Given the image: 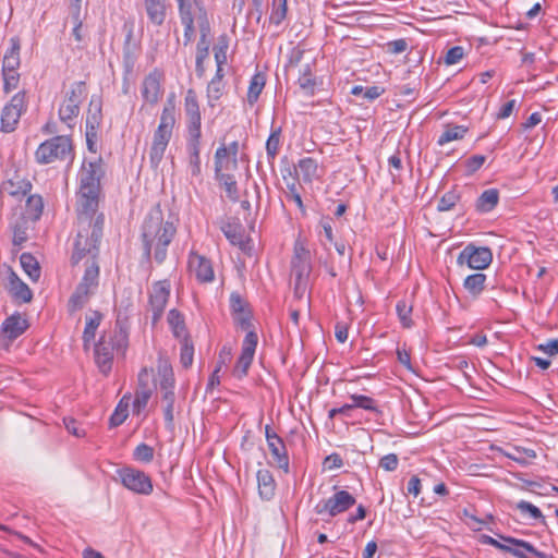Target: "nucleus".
<instances>
[{
    "instance_id": "59",
    "label": "nucleus",
    "mask_w": 558,
    "mask_h": 558,
    "mask_svg": "<svg viewBox=\"0 0 558 558\" xmlns=\"http://www.w3.org/2000/svg\"><path fill=\"white\" fill-rule=\"evenodd\" d=\"M133 456L135 460L148 463L154 458V449L146 444H140L135 448Z\"/></svg>"
},
{
    "instance_id": "61",
    "label": "nucleus",
    "mask_w": 558,
    "mask_h": 558,
    "mask_svg": "<svg viewBox=\"0 0 558 558\" xmlns=\"http://www.w3.org/2000/svg\"><path fill=\"white\" fill-rule=\"evenodd\" d=\"M28 220H24L22 223H16L13 228V244L21 246L28 238L27 227L25 226Z\"/></svg>"
},
{
    "instance_id": "62",
    "label": "nucleus",
    "mask_w": 558,
    "mask_h": 558,
    "mask_svg": "<svg viewBox=\"0 0 558 558\" xmlns=\"http://www.w3.org/2000/svg\"><path fill=\"white\" fill-rule=\"evenodd\" d=\"M517 509L521 513H529L531 518L535 520L544 519L542 511L529 501L521 500L517 504Z\"/></svg>"
},
{
    "instance_id": "38",
    "label": "nucleus",
    "mask_w": 558,
    "mask_h": 558,
    "mask_svg": "<svg viewBox=\"0 0 558 558\" xmlns=\"http://www.w3.org/2000/svg\"><path fill=\"white\" fill-rule=\"evenodd\" d=\"M221 230L232 245L244 247V233L240 223L227 222L221 227Z\"/></svg>"
},
{
    "instance_id": "41",
    "label": "nucleus",
    "mask_w": 558,
    "mask_h": 558,
    "mask_svg": "<svg viewBox=\"0 0 558 558\" xmlns=\"http://www.w3.org/2000/svg\"><path fill=\"white\" fill-rule=\"evenodd\" d=\"M468 132V128L463 125H447L442 134L438 137L437 144L444 146L445 144L462 140Z\"/></svg>"
},
{
    "instance_id": "6",
    "label": "nucleus",
    "mask_w": 558,
    "mask_h": 558,
    "mask_svg": "<svg viewBox=\"0 0 558 558\" xmlns=\"http://www.w3.org/2000/svg\"><path fill=\"white\" fill-rule=\"evenodd\" d=\"M311 270L310 252L302 243L296 242L291 262V277L294 280V293L298 298H302L307 289Z\"/></svg>"
},
{
    "instance_id": "43",
    "label": "nucleus",
    "mask_w": 558,
    "mask_h": 558,
    "mask_svg": "<svg viewBox=\"0 0 558 558\" xmlns=\"http://www.w3.org/2000/svg\"><path fill=\"white\" fill-rule=\"evenodd\" d=\"M130 397L124 396L118 403L114 412L110 416V426L117 427L121 425L129 416Z\"/></svg>"
},
{
    "instance_id": "13",
    "label": "nucleus",
    "mask_w": 558,
    "mask_h": 558,
    "mask_svg": "<svg viewBox=\"0 0 558 558\" xmlns=\"http://www.w3.org/2000/svg\"><path fill=\"white\" fill-rule=\"evenodd\" d=\"M493 262V253L489 247L466 245L458 256V264H466L470 268L482 270Z\"/></svg>"
},
{
    "instance_id": "34",
    "label": "nucleus",
    "mask_w": 558,
    "mask_h": 558,
    "mask_svg": "<svg viewBox=\"0 0 558 558\" xmlns=\"http://www.w3.org/2000/svg\"><path fill=\"white\" fill-rule=\"evenodd\" d=\"M43 209H44L43 197L37 194L31 195V196H28V198L26 201L25 213H24L23 219L32 221V222H36L40 218V216L43 214Z\"/></svg>"
},
{
    "instance_id": "24",
    "label": "nucleus",
    "mask_w": 558,
    "mask_h": 558,
    "mask_svg": "<svg viewBox=\"0 0 558 558\" xmlns=\"http://www.w3.org/2000/svg\"><path fill=\"white\" fill-rule=\"evenodd\" d=\"M270 452V464L282 470L286 474L290 471V460L287 447L282 438L267 444Z\"/></svg>"
},
{
    "instance_id": "33",
    "label": "nucleus",
    "mask_w": 558,
    "mask_h": 558,
    "mask_svg": "<svg viewBox=\"0 0 558 558\" xmlns=\"http://www.w3.org/2000/svg\"><path fill=\"white\" fill-rule=\"evenodd\" d=\"M167 320L172 330L173 336L177 339L182 340L184 338H190V336L186 331L184 317L178 310H175V308L171 310L168 313Z\"/></svg>"
},
{
    "instance_id": "40",
    "label": "nucleus",
    "mask_w": 558,
    "mask_h": 558,
    "mask_svg": "<svg viewBox=\"0 0 558 558\" xmlns=\"http://www.w3.org/2000/svg\"><path fill=\"white\" fill-rule=\"evenodd\" d=\"M485 281L486 276L482 272H476L464 279L463 287L470 294L477 296L484 290Z\"/></svg>"
},
{
    "instance_id": "12",
    "label": "nucleus",
    "mask_w": 558,
    "mask_h": 558,
    "mask_svg": "<svg viewBox=\"0 0 558 558\" xmlns=\"http://www.w3.org/2000/svg\"><path fill=\"white\" fill-rule=\"evenodd\" d=\"M28 327L27 318L20 313H14L7 317L0 330V347L8 349Z\"/></svg>"
},
{
    "instance_id": "51",
    "label": "nucleus",
    "mask_w": 558,
    "mask_h": 558,
    "mask_svg": "<svg viewBox=\"0 0 558 558\" xmlns=\"http://www.w3.org/2000/svg\"><path fill=\"white\" fill-rule=\"evenodd\" d=\"M287 16V0H274L272 10L269 16L270 23L275 25L281 24Z\"/></svg>"
},
{
    "instance_id": "26",
    "label": "nucleus",
    "mask_w": 558,
    "mask_h": 558,
    "mask_svg": "<svg viewBox=\"0 0 558 558\" xmlns=\"http://www.w3.org/2000/svg\"><path fill=\"white\" fill-rule=\"evenodd\" d=\"M238 168V159L226 153V146L217 148L215 154V175L229 173Z\"/></svg>"
},
{
    "instance_id": "39",
    "label": "nucleus",
    "mask_w": 558,
    "mask_h": 558,
    "mask_svg": "<svg viewBox=\"0 0 558 558\" xmlns=\"http://www.w3.org/2000/svg\"><path fill=\"white\" fill-rule=\"evenodd\" d=\"M102 319L99 312H94L90 316L86 317V326L83 332L84 348L87 349L94 340L96 330Z\"/></svg>"
},
{
    "instance_id": "37",
    "label": "nucleus",
    "mask_w": 558,
    "mask_h": 558,
    "mask_svg": "<svg viewBox=\"0 0 558 558\" xmlns=\"http://www.w3.org/2000/svg\"><path fill=\"white\" fill-rule=\"evenodd\" d=\"M20 263L32 281L36 282L39 280L41 274L40 266L38 260L31 253H23L20 256Z\"/></svg>"
},
{
    "instance_id": "55",
    "label": "nucleus",
    "mask_w": 558,
    "mask_h": 558,
    "mask_svg": "<svg viewBox=\"0 0 558 558\" xmlns=\"http://www.w3.org/2000/svg\"><path fill=\"white\" fill-rule=\"evenodd\" d=\"M460 201V195L456 191L445 193L438 202L437 209L439 211L451 210Z\"/></svg>"
},
{
    "instance_id": "27",
    "label": "nucleus",
    "mask_w": 558,
    "mask_h": 558,
    "mask_svg": "<svg viewBox=\"0 0 558 558\" xmlns=\"http://www.w3.org/2000/svg\"><path fill=\"white\" fill-rule=\"evenodd\" d=\"M157 376L160 386V391L173 389L174 375L170 362L167 359L159 357L157 365Z\"/></svg>"
},
{
    "instance_id": "45",
    "label": "nucleus",
    "mask_w": 558,
    "mask_h": 558,
    "mask_svg": "<svg viewBox=\"0 0 558 558\" xmlns=\"http://www.w3.org/2000/svg\"><path fill=\"white\" fill-rule=\"evenodd\" d=\"M7 190L13 196L25 195L32 190V183L28 180L15 177L7 182Z\"/></svg>"
},
{
    "instance_id": "15",
    "label": "nucleus",
    "mask_w": 558,
    "mask_h": 558,
    "mask_svg": "<svg viewBox=\"0 0 558 558\" xmlns=\"http://www.w3.org/2000/svg\"><path fill=\"white\" fill-rule=\"evenodd\" d=\"M116 348L117 343L111 332L102 335L95 344V361L104 374L111 369Z\"/></svg>"
},
{
    "instance_id": "11",
    "label": "nucleus",
    "mask_w": 558,
    "mask_h": 558,
    "mask_svg": "<svg viewBox=\"0 0 558 558\" xmlns=\"http://www.w3.org/2000/svg\"><path fill=\"white\" fill-rule=\"evenodd\" d=\"M26 110V96L24 92L15 94L9 104L4 106L1 113V131L13 132L22 113Z\"/></svg>"
},
{
    "instance_id": "22",
    "label": "nucleus",
    "mask_w": 558,
    "mask_h": 558,
    "mask_svg": "<svg viewBox=\"0 0 558 558\" xmlns=\"http://www.w3.org/2000/svg\"><path fill=\"white\" fill-rule=\"evenodd\" d=\"M294 172L305 184H311L320 177L318 162L313 157L301 158L298 163L294 165Z\"/></svg>"
},
{
    "instance_id": "14",
    "label": "nucleus",
    "mask_w": 558,
    "mask_h": 558,
    "mask_svg": "<svg viewBox=\"0 0 558 558\" xmlns=\"http://www.w3.org/2000/svg\"><path fill=\"white\" fill-rule=\"evenodd\" d=\"M170 282L168 280H160L153 284L149 294V305L153 312V324H157L162 316V313L168 303L170 295Z\"/></svg>"
},
{
    "instance_id": "10",
    "label": "nucleus",
    "mask_w": 558,
    "mask_h": 558,
    "mask_svg": "<svg viewBox=\"0 0 558 558\" xmlns=\"http://www.w3.org/2000/svg\"><path fill=\"white\" fill-rule=\"evenodd\" d=\"M117 473L122 485L129 490L140 495H149L153 492L151 480L143 471L133 468H122Z\"/></svg>"
},
{
    "instance_id": "16",
    "label": "nucleus",
    "mask_w": 558,
    "mask_h": 558,
    "mask_svg": "<svg viewBox=\"0 0 558 558\" xmlns=\"http://www.w3.org/2000/svg\"><path fill=\"white\" fill-rule=\"evenodd\" d=\"M256 347L257 335L254 331H248L243 340L241 355L238 359L233 369V374L238 378H243L247 375V371L253 362Z\"/></svg>"
},
{
    "instance_id": "25",
    "label": "nucleus",
    "mask_w": 558,
    "mask_h": 558,
    "mask_svg": "<svg viewBox=\"0 0 558 558\" xmlns=\"http://www.w3.org/2000/svg\"><path fill=\"white\" fill-rule=\"evenodd\" d=\"M230 307L233 313V317L236 324L243 329H248L251 313L247 310V303L241 298L239 293H232L230 295Z\"/></svg>"
},
{
    "instance_id": "50",
    "label": "nucleus",
    "mask_w": 558,
    "mask_h": 558,
    "mask_svg": "<svg viewBox=\"0 0 558 558\" xmlns=\"http://www.w3.org/2000/svg\"><path fill=\"white\" fill-rule=\"evenodd\" d=\"M181 343V352H180V362L183 367L187 368L193 363L194 355V347L190 338H184L180 340Z\"/></svg>"
},
{
    "instance_id": "1",
    "label": "nucleus",
    "mask_w": 558,
    "mask_h": 558,
    "mask_svg": "<svg viewBox=\"0 0 558 558\" xmlns=\"http://www.w3.org/2000/svg\"><path fill=\"white\" fill-rule=\"evenodd\" d=\"M177 233V227L171 221L163 220V214L159 205H156L147 214L141 228V239L144 255L150 258L153 255L158 264L167 257V250Z\"/></svg>"
},
{
    "instance_id": "58",
    "label": "nucleus",
    "mask_w": 558,
    "mask_h": 558,
    "mask_svg": "<svg viewBox=\"0 0 558 558\" xmlns=\"http://www.w3.org/2000/svg\"><path fill=\"white\" fill-rule=\"evenodd\" d=\"M227 50H228V40L226 36H221L218 40V44L214 47L215 60L217 65H223L227 62Z\"/></svg>"
},
{
    "instance_id": "2",
    "label": "nucleus",
    "mask_w": 558,
    "mask_h": 558,
    "mask_svg": "<svg viewBox=\"0 0 558 558\" xmlns=\"http://www.w3.org/2000/svg\"><path fill=\"white\" fill-rule=\"evenodd\" d=\"M102 215L97 216L94 223H89L86 219L82 225L77 223V233L73 243V252L71 256V264L73 266L84 260V264H89L97 260L99 255V243L102 235Z\"/></svg>"
},
{
    "instance_id": "36",
    "label": "nucleus",
    "mask_w": 558,
    "mask_h": 558,
    "mask_svg": "<svg viewBox=\"0 0 558 558\" xmlns=\"http://www.w3.org/2000/svg\"><path fill=\"white\" fill-rule=\"evenodd\" d=\"M174 401L175 395L173 389L161 391V403L165 415V421L169 429H173L174 421Z\"/></svg>"
},
{
    "instance_id": "17",
    "label": "nucleus",
    "mask_w": 558,
    "mask_h": 558,
    "mask_svg": "<svg viewBox=\"0 0 558 558\" xmlns=\"http://www.w3.org/2000/svg\"><path fill=\"white\" fill-rule=\"evenodd\" d=\"M163 75L155 69L148 73L142 83V97L149 105H156L162 96L163 89L161 87Z\"/></svg>"
},
{
    "instance_id": "19",
    "label": "nucleus",
    "mask_w": 558,
    "mask_h": 558,
    "mask_svg": "<svg viewBox=\"0 0 558 558\" xmlns=\"http://www.w3.org/2000/svg\"><path fill=\"white\" fill-rule=\"evenodd\" d=\"M189 269L202 283L211 282L215 278L210 260L193 252L189 256Z\"/></svg>"
},
{
    "instance_id": "7",
    "label": "nucleus",
    "mask_w": 558,
    "mask_h": 558,
    "mask_svg": "<svg viewBox=\"0 0 558 558\" xmlns=\"http://www.w3.org/2000/svg\"><path fill=\"white\" fill-rule=\"evenodd\" d=\"M87 95L85 82H75L66 92L64 99L59 108V118L70 128L73 126L74 120L78 117L81 104Z\"/></svg>"
},
{
    "instance_id": "56",
    "label": "nucleus",
    "mask_w": 558,
    "mask_h": 558,
    "mask_svg": "<svg viewBox=\"0 0 558 558\" xmlns=\"http://www.w3.org/2000/svg\"><path fill=\"white\" fill-rule=\"evenodd\" d=\"M350 399L352 400V407L361 408L367 411H377L376 402L371 397L364 395H351Z\"/></svg>"
},
{
    "instance_id": "44",
    "label": "nucleus",
    "mask_w": 558,
    "mask_h": 558,
    "mask_svg": "<svg viewBox=\"0 0 558 558\" xmlns=\"http://www.w3.org/2000/svg\"><path fill=\"white\" fill-rule=\"evenodd\" d=\"M500 538L509 545L519 547V549L520 548L525 549L526 551L533 554L537 558H554L551 555H547L543 551L537 550L531 543H529L524 539H519V538H514L511 536H500Z\"/></svg>"
},
{
    "instance_id": "48",
    "label": "nucleus",
    "mask_w": 558,
    "mask_h": 558,
    "mask_svg": "<svg viewBox=\"0 0 558 558\" xmlns=\"http://www.w3.org/2000/svg\"><path fill=\"white\" fill-rule=\"evenodd\" d=\"M281 138V129H275L271 131L266 142V153L270 162H272L279 153Z\"/></svg>"
},
{
    "instance_id": "8",
    "label": "nucleus",
    "mask_w": 558,
    "mask_h": 558,
    "mask_svg": "<svg viewBox=\"0 0 558 558\" xmlns=\"http://www.w3.org/2000/svg\"><path fill=\"white\" fill-rule=\"evenodd\" d=\"M355 504V498L347 490H338L331 497L322 499L315 505V512L317 514L336 517Z\"/></svg>"
},
{
    "instance_id": "54",
    "label": "nucleus",
    "mask_w": 558,
    "mask_h": 558,
    "mask_svg": "<svg viewBox=\"0 0 558 558\" xmlns=\"http://www.w3.org/2000/svg\"><path fill=\"white\" fill-rule=\"evenodd\" d=\"M225 84L223 82H219V80H211L207 86V97L208 105L210 107L215 106V101L220 99L223 94Z\"/></svg>"
},
{
    "instance_id": "9",
    "label": "nucleus",
    "mask_w": 558,
    "mask_h": 558,
    "mask_svg": "<svg viewBox=\"0 0 558 558\" xmlns=\"http://www.w3.org/2000/svg\"><path fill=\"white\" fill-rule=\"evenodd\" d=\"M81 193H100V179L104 175L101 158L84 161L80 170Z\"/></svg>"
},
{
    "instance_id": "31",
    "label": "nucleus",
    "mask_w": 558,
    "mask_h": 558,
    "mask_svg": "<svg viewBox=\"0 0 558 558\" xmlns=\"http://www.w3.org/2000/svg\"><path fill=\"white\" fill-rule=\"evenodd\" d=\"M199 28H201V39L197 44V56H196V70L203 73L204 69L202 66L204 59L208 54V44L206 41L207 33L209 32V24L207 20H202L199 16Z\"/></svg>"
},
{
    "instance_id": "53",
    "label": "nucleus",
    "mask_w": 558,
    "mask_h": 558,
    "mask_svg": "<svg viewBox=\"0 0 558 558\" xmlns=\"http://www.w3.org/2000/svg\"><path fill=\"white\" fill-rule=\"evenodd\" d=\"M150 397H151L150 388L138 389L135 393V398L133 401L134 413L140 414L146 408Z\"/></svg>"
},
{
    "instance_id": "4",
    "label": "nucleus",
    "mask_w": 558,
    "mask_h": 558,
    "mask_svg": "<svg viewBox=\"0 0 558 558\" xmlns=\"http://www.w3.org/2000/svg\"><path fill=\"white\" fill-rule=\"evenodd\" d=\"M73 159V142L66 135H56L43 142L35 151V160L39 165H49L57 161L72 163Z\"/></svg>"
},
{
    "instance_id": "49",
    "label": "nucleus",
    "mask_w": 558,
    "mask_h": 558,
    "mask_svg": "<svg viewBox=\"0 0 558 558\" xmlns=\"http://www.w3.org/2000/svg\"><path fill=\"white\" fill-rule=\"evenodd\" d=\"M505 456L521 465H527L529 459L536 458V452L533 449L515 447L513 452H505Z\"/></svg>"
},
{
    "instance_id": "42",
    "label": "nucleus",
    "mask_w": 558,
    "mask_h": 558,
    "mask_svg": "<svg viewBox=\"0 0 558 558\" xmlns=\"http://www.w3.org/2000/svg\"><path fill=\"white\" fill-rule=\"evenodd\" d=\"M216 179L223 186L228 198L232 202H236L239 199V189L235 177L229 172L216 175Z\"/></svg>"
},
{
    "instance_id": "64",
    "label": "nucleus",
    "mask_w": 558,
    "mask_h": 558,
    "mask_svg": "<svg viewBox=\"0 0 558 558\" xmlns=\"http://www.w3.org/2000/svg\"><path fill=\"white\" fill-rule=\"evenodd\" d=\"M486 157L483 155H474L465 161L466 174L475 173L485 162Z\"/></svg>"
},
{
    "instance_id": "29",
    "label": "nucleus",
    "mask_w": 558,
    "mask_h": 558,
    "mask_svg": "<svg viewBox=\"0 0 558 558\" xmlns=\"http://www.w3.org/2000/svg\"><path fill=\"white\" fill-rule=\"evenodd\" d=\"M10 292L16 300L24 303L31 302L33 299L32 290L24 283L14 272L9 277Z\"/></svg>"
},
{
    "instance_id": "35",
    "label": "nucleus",
    "mask_w": 558,
    "mask_h": 558,
    "mask_svg": "<svg viewBox=\"0 0 558 558\" xmlns=\"http://www.w3.org/2000/svg\"><path fill=\"white\" fill-rule=\"evenodd\" d=\"M265 74L257 72L252 76L246 95V101L251 107H253L257 102L258 97L265 87Z\"/></svg>"
},
{
    "instance_id": "20",
    "label": "nucleus",
    "mask_w": 558,
    "mask_h": 558,
    "mask_svg": "<svg viewBox=\"0 0 558 558\" xmlns=\"http://www.w3.org/2000/svg\"><path fill=\"white\" fill-rule=\"evenodd\" d=\"M184 112L186 116L187 131L201 130L202 116L196 92L187 89L184 97Z\"/></svg>"
},
{
    "instance_id": "5",
    "label": "nucleus",
    "mask_w": 558,
    "mask_h": 558,
    "mask_svg": "<svg viewBox=\"0 0 558 558\" xmlns=\"http://www.w3.org/2000/svg\"><path fill=\"white\" fill-rule=\"evenodd\" d=\"M84 275L69 300V310L71 312L83 308L89 301V298L95 294L99 284L100 268L98 260L84 264Z\"/></svg>"
},
{
    "instance_id": "28",
    "label": "nucleus",
    "mask_w": 558,
    "mask_h": 558,
    "mask_svg": "<svg viewBox=\"0 0 558 558\" xmlns=\"http://www.w3.org/2000/svg\"><path fill=\"white\" fill-rule=\"evenodd\" d=\"M258 493L263 499L269 500L275 495L276 483L270 471L262 469L256 474Z\"/></svg>"
},
{
    "instance_id": "60",
    "label": "nucleus",
    "mask_w": 558,
    "mask_h": 558,
    "mask_svg": "<svg viewBox=\"0 0 558 558\" xmlns=\"http://www.w3.org/2000/svg\"><path fill=\"white\" fill-rule=\"evenodd\" d=\"M3 75V90L9 94L17 87L20 75L16 71L2 72Z\"/></svg>"
},
{
    "instance_id": "3",
    "label": "nucleus",
    "mask_w": 558,
    "mask_h": 558,
    "mask_svg": "<svg viewBox=\"0 0 558 558\" xmlns=\"http://www.w3.org/2000/svg\"><path fill=\"white\" fill-rule=\"evenodd\" d=\"M175 124V105L172 98H169L162 109L160 122L154 132L150 149L149 162L157 169L163 159L168 144L172 136V130Z\"/></svg>"
},
{
    "instance_id": "30",
    "label": "nucleus",
    "mask_w": 558,
    "mask_h": 558,
    "mask_svg": "<svg viewBox=\"0 0 558 558\" xmlns=\"http://www.w3.org/2000/svg\"><path fill=\"white\" fill-rule=\"evenodd\" d=\"M180 19L196 16L198 11L206 20V12L203 7V0H174Z\"/></svg>"
},
{
    "instance_id": "47",
    "label": "nucleus",
    "mask_w": 558,
    "mask_h": 558,
    "mask_svg": "<svg viewBox=\"0 0 558 558\" xmlns=\"http://www.w3.org/2000/svg\"><path fill=\"white\" fill-rule=\"evenodd\" d=\"M20 45L13 40L12 48L7 51L3 58L2 72L16 71L20 65Z\"/></svg>"
},
{
    "instance_id": "63",
    "label": "nucleus",
    "mask_w": 558,
    "mask_h": 558,
    "mask_svg": "<svg viewBox=\"0 0 558 558\" xmlns=\"http://www.w3.org/2000/svg\"><path fill=\"white\" fill-rule=\"evenodd\" d=\"M300 87L304 90H312L315 85V81L312 75L310 64H306L303 72L299 76Z\"/></svg>"
},
{
    "instance_id": "23",
    "label": "nucleus",
    "mask_w": 558,
    "mask_h": 558,
    "mask_svg": "<svg viewBox=\"0 0 558 558\" xmlns=\"http://www.w3.org/2000/svg\"><path fill=\"white\" fill-rule=\"evenodd\" d=\"M101 107H102L101 98L99 96L93 95L89 100L87 114H86V129H87L86 134H87V141L89 144H90L89 136L96 135V131L101 122V118H102Z\"/></svg>"
},
{
    "instance_id": "46",
    "label": "nucleus",
    "mask_w": 558,
    "mask_h": 558,
    "mask_svg": "<svg viewBox=\"0 0 558 558\" xmlns=\"http://www.w3.org/2000/svg\"><path fill=\"white\" fill-rule=\"evenodd\" d=\"M482 543L484 544H487V545H492L505 553H509L511 554L513 557L515 558H527V556L521 550L519 549V547H513V545L509 546L507 544H502L500 543L499 541L495 539L494 537L492 536H488V535H483L482 536Z\"/></svg>"
},
{
    "instance_id": "52",
    "label": "nucleus",
    "mask_w": 558,
    "mask_h": 558,
    "mask_svg": "<svg viewBox=\"0 0 558 558\" xmlns=\"http://www.w3.org/2000/svg\"><path fill=\"white\" fill-rule=\"evenodd\" d=\"M396 310L402 326L410 328L413 324L411 319L412 306L408 304L407 301L401 300L397 303Z\"/></svg>"
},
{
    "instance_id": "57",
    "label": "nucleus",
    "mask_w": 558,
    "mask_h": 558,
    "mask_svg": "<svg viewBox=\"0 0 558 558\" xmlns=\"http://www.w3.org/2000/svg\"><path fill=\"white\" fill-rule=\"evenodd\" d=\"M187 133H189V138H187L186 147H187L189 156H199L202 131L194 130V131H187Z\"/></svg>"
},
{
    "instance_id": "18",
    "label": "nucleus",
    "mask_w": 558,
    "mask_h": 558,
    "mask_svg": "<svg viewBox=\"0 0 558 558\" xmlns=\"http://www.w3.org/2000/svg\"><path fill=\"white\" fill-rule=\"evenodd\" d=\"M99 193H81L78 192L77 201V223L82 225V221L86 219L89 223H94L96 218L95 215L98 210Z\"/></svg>"
},
{
    "instance_id": "21",
    "label": "nucleus",
    "mask_w": 558,
    "mask_h": 558,
    "mask_svg": "<svg viewBox=\"0 0 558 558\" xmlns=\"http://www.w3.org/2000/svg\"><path fill=\"white\" fill-rule=\"evenodd\" d=\"M143 9L150 24L162 26L168 15L167 0H143Z\"/></svg>"
},
{
    "instance_id": "32",
    "label": "nucleus",
    "mask_w": 558,
    "mask_h": 558,
    "mask_svg": "<svg viewBox=\"0 0 558 558\" xmlns=\"http://www.w3.org/2000/svg\"><path fill=\"white\" fill-rule=\"evenodd\" d=\"M499 202V192L496 189L485 190L477 198L475 208L478 213L492 211Z\"/></svg>"
}]
</instances>
